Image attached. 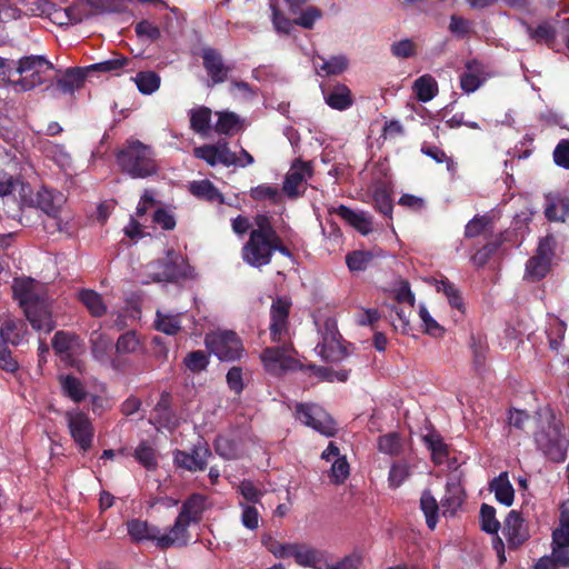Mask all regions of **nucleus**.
I'll return each instance as SVG.
<instances>
[{
  "instance_id": "obj_1",
  "label": "nucleus",
  "mask_w": 569,
  "mask_h": 569,
  "mask_svg": "<svg viewBox=\"0 0 569 569\" xmlns=\"http://www.w3.org/2000/svg\"><path fill=\"white\" fill-rule=\"evenodd\" d=\"M276 252L293 260L291 250L278 234L270 217L257 214L249 238L241 248V258L248 266L261 268L271 262Z\"/></svg>"
},
{
  "instance_id": "obj_2",
  "label": "nucleus",
  "mask_w": 569,
  "mask_h": 569,
  "mask_svg": "<svg viewBox=\"0 0 569 569\" xmlns=\"http://www.w3.org/2000/svg\"><path fill=\"white\" fill-rule=\"evenodd\" d=\"M11 288L31 327L37 331L51 332L56 323L46 288L31 278H16Z\"/></svg>"
},
{
  "instance_id": "obj_3",
  "label": "nucleus",
  "mask_w": 569,
  "mask_h": 569,
  "mask_svg": "<svg viewBox=\"0 0 569 569\" xmlns=\"http://www.w3.org/2000/svg\"><path fill=\"white\" fill-rule=\"evenodd\" d=\"M121 171L133 179H144L157 174L159 167L151 146L130 138L116 153Z\"/></svg>"
},
{
  "instance_id": "obj_4",
  "label": "nucleus",
  "mask_w": 569,
  "mask_h": 569,
  "mask_svg": "<svg viewBox=\"0 0 569 569\" xmlns=\"http://www.w3.org/2000/svg\"><path fill=\"white\" fill-rule=\"evenodd\" d=\"M53 64L43 56H29L21 58L13 67L11 83L27 91L44 83L50 79Z\"/></svg>"
},
{
  "instance_id": "obj_5",
  "label": "nucleus",
  "mask_w": 569,
  "mask_h": 569,
  "mask_svg": "<svg viewBox=\"0 0 569 569\" xmlns=\"http://www.w3.org/2000/svg\"><path fill=\"white\" fill-rule=\"evenodd\" d=\"M278 343V346L264 348L260 353V360L266 371L273 376H281L287 371H305L306 365L293 357L296 350L290 339Z\"/></svg>"
},
{
  "instance_id": "obj_6",
  "label": "nucleus",
  "mask_w": 569,
  "mask_h": 569,
  "mask_svg": "<svg viewBox=\"0 0 569 569\" xmlns=\"http://www.w3.org/2000/svg\"><path fill=\"white\" fill-rule=\"evenodd\" d=\"M22 202L28 207H38L47 214V219L43 221V227L49 233L60 232L68 236L72 234V227L70 226V222L64 221L59 214L60 209L59 206L54 203L52 191L42 188L37 192L36 199L30 198L27 200L23 198Z\"/></svg>"
},
{
  "instance_id": "obj_7",
  "label": "nucleus",
  "mask_w": 569,
  "mask_h": 569,
  "mask_svg": "<svg viewBox=\"0 0 569 569\" xmlns=\"http://www.w3.org/2000/svg\"><path fill=\"white\" fill-rule=\"evenodd\" d=\"M206 348L221 361H236L242 357L244 348L233 331H217L206 335Z\"/></svg>"
},
{
  "instance_id": "obj_8",
  "label": "nucleus",
  "mask_w": 569,
  "mask_h": 569,
  "mask_svg": "<svg viewBox=\"0 0 569 569\" xmlns=\"http://www.w3.org/2000/svg\"><path fill=\"white\" fill-rule=\"evenodd\" d=\"M68 431L80 452H88L93 445L94 427L88 413L71 409L64 412Z\"/></svg>"
},
{
  "instance_id": "obj_9",
  "label": "nucleus",
  "mask_w": 569,
  "mask_h": 569,
  "mask_svg": "<svg viewBox=\"0 0 569 569\" xmlns=\"http://www.w3.org/2000/svg\"><path fill=\"white\" fill-rule=\"evenodd\" d=\"M538 448L555 462H563L567 457V440L561 433L559 423H549L536 433Z\"/></svg>"
},
{
  "instance_id": "obj_10",
  "label": "nucleus",
  "mask_w": 569,
  "mask_h": 569,
  "mask_svg": "<svg viewBox=\"0 0 569 569\" xmlns=\"http://www.w3.org/2000/svg\"><path fill=\"white\" fill-rule=\"evenodd\" d=\"M296 419L316 431L331 437L337 432L335 420L319 406L311 403H297Z\"/></svg>"
},
{
  "instance_id": "obj_11",
  "label": "nucleus",
  "mask_w": 569,
  "mask_h": 569,
  "mask_svg": "<svg viewBox=\"0 0 569 569\" xmlns=\"http://www.w3.org/2000/svg\"><path fill=\"white\" fill-rule=\"evenodd\" d=\"M210 457L211 450L204 441H198L193 445L190 452L180 449L173 451L174 465L190 472L206 470Z\"/></svg>"
},
{
  "instance_id": "obj_12",
  "label": "nucleus",
  "mask_w": 569,
  "mask_h": 569,
  "mask_svg": "<svg viewBox=\"0 0 569 569\" xmlns=\"http://www.w3.org/2000/svg\"><path fill=\"white\" fill-rule=\"evenodd\" d=\"M291 302L283 297L273 300L270 308V338L272 342H280L289 339V313Z\"/></svg>"
},
{
  "instance_id": "obj_13",
  "label": "nucleus",
  "mask_w": 569,
  "mask_h": 569,
  "mask_svg": "<svg viewBox=\"0 0 569 569\" xmlns=\"http://www.w3.org/2000/svg\"><path fill=\"white\" fill-rule=\"evenodd\" d=\"M0 6L4 20H18L46 13L49 3L42 0H0Z\"/></svg>"
},
{
  "instance_id": "obj_14",
  "label": "nucleus",
  "mask_w": 569,
  "mask_h": 569,
  "mask_svg": "<svg viewBox=\"0 0 569 569\" xmlns=\"http://www.w3.org/2000/svg\"><path fill=\"white\" fill-rule=\"evenodd\" d=\"M201 57L211 86L222 83L228 79L231 68L223 62V58L217 49L206 47L202 49Z\"/></svg>"
},
{
  "instance_id": "obj_15",
  "label": "nucleus",
  "mask_w": 569,
  "mask_h": 569,
  "mask_svg": "<svg viewBox=\"0 0 569 569\" xmlns=\"http://www.w3.org/2000/svg\"><path fill=\"white\" fill-rule=\"evenodd\" d=\"M503 533L509 548L513 549L519 548L530 537L525 519L516 510H511L505 519Z\"/></svg>"
},
{
  "instance_id": "obj_16",
  "label": "nucleus",
  "mask_w": 569,
  "mask_h": 569,
  "mask_svg": "<svg viewBox=\"0 0 569 569\" xmlns=\"http://www.w3.org/2000/svg\"><path fill=\"white\" fill-rule=\"evenodd\" d=\"M189 526L187 520L178 516L167 533L159 531L158 548L166 550L172 547H186L190 540Z\"/></svg>"
},
{
  "instance_id": "obj_17",
  "label": "nucleus",
  "mask_w": 569,
  "mask_h": 569,
  "mask_svg": "<svg viewBox=\"0 0 569 569\" xmlns=\"http://www.w3.org/2000/svg\"><path fill=\"white\" fill-rule=\"evenodd\" d=\"M312 169L308 162L296 160L286 174L282 190L289 198H297L301 194L299 188L311 177Z\"/></svg>"
},
{
  "instance_id": "obj_18",
  "label": "nucleus",
  "mask_w": 569,
  "mask_h": 569,
  "mask_svg": "<svg viewBox=\"0 0 569 569\" xmlns=\"http://www.w3.org/2000/svg\"><path fill=\"white\" fill-rule=\"evenodd\" d=\"M543 213L548 221L565 222L569 216V198L560 193L545 194Z\"/></svg>"
},
{
  "instance_id": "obj_19",
  "label": "nucleus",
  "mask_w": 569,
  "mask_h": 569,
  "mask_svg": "<svg viewBox=\"0 0 569 569\" xmlns=\"http://www.w3.org/2000/svg\"><path fill=\"white\" fill-rule=\"evenodd\" d=\"M487 80L485 66L471 60L466 63L465 71L460 76V87L466 93L475 92Z\"/></svg>"
},
{
  "instance_id": "obj_20",
  "label": "nucleus",
  "mask_w": 569,
  "mask_h": 569,
  "mask_svg": "<svg viewBox=\"0 0 569 569\" xmlns=\"http://www.w3.org/2000/svg\"><path fill=\"white\" fill-rule=\"evenodd\" d=\"M208 508V498L204 495L192 493L182 502L178 516L182 517L190 525L199 523Z\"/></svg>"
},
{
  "instance_id": "obj_21",
  "label": "nucleus",
  "mask_w": 569,
  "mask_h": 569,
  "mask_svg": "<svg viewBox=\"0 0 569 569\" xmlns=\"http://www.w3.org/2000/svg\"><path fill=\"white\" fill-rule=\"evenodd\" d=\"M127 531L132 542L154 541L158 547L159 528L149 525L146 520L131 519L127 521Z\"/></svg>"
},
{
  "instance_id": "obj_22",
  "label": "nucleus",
  "mask_w": 569,
  "mask_h": 569,
  "mask_svg": "<svg viewBox=\"0 0 569 569\" xmlns=\"http://www.w3.org/2000/svg\"><path fill=\"white\" fill-rule=\"evenodd\" d=\"M88 72L87 67L67 69L63 76L56 82L57 90L63 94H73L76 90L82 88Z\"/></svg>"
},
{
  "instance_id": "obj_23",
  "label": "nucleus",
  "mask_w": 569,
  "mask_h": 569,
  "mask_svg": "<svg viewBox=\"0 0 569 569\" xmlns=\"http://www.w3.org/2000/svg\"><path fill=\"white\" fill-rule=\"evenodd\" d=\"M326 103L335 110L343 111L353 104L351 90L343 83H337L323 91Z\"/></svg>"
},
{
  "instance_id": "obj_24",
  "label": "nucleus",
  "mask_w": 569,
  "mask_h": 569,
  "mask_svg": "<svg viewBox=\"0 0 569 569\" xmlns=\"http://www.w3.org/2000/svg\"><path fill=\"white\" fill-rule=\"evenodd\" d=\"M335 212L360 233L366 236L372 231V219L368 213L356 212L343 204L336 208Z\"/></svg>"
},
{
  "instance_id": "obj_25",
  "label": "nucleus",
  "mask_w": 569,
  "mask_h": 569,
  "mask_svg": "<svg viewBox=\"0 0 569 569\" xmlns=\"http://www.w3.org/2000/svg\"><path fill=\"white\" fill-rule=\"evenodd\" d=\"M293 559L299 566L315 569H323L326 565L323 552L302 543H298Z\"/></svg>"
},
{
  "instance_id": "obj_26",
  "label": "nucleus",
  "mask_w": 569,
  "mask_h": 569,
  "mask_svg": "<svg viewBox=\"0 0 569 569\" xmlns=\"http://www.w3.org/2000/svg\"><path fill=\"white\" fill-rule=\"evenodd\" d=\"M490 491L495 492L496 499L509 507L515 499V489L509 481L508 472H501L498 477L493 478L489 483Z\"/></svg>"
},
{
  "instance_id": "obj_27",
  "label": "nucleus",
  "mask_w": 569,
  "mask_h": 569,
  "mask_svg": "<svg viewBox=\"0 0 569 569\" xmlns=\"http://www.w3.org/2000/svg\"><path fill=\"white\" fill-rule=\"evenodd\" d=\"M112 338L104 332L93 331L90 337L92 357L100 363H107L112 349Z\"/></svg>"
},
{
  "instance_id": "obj_28",
  "label": "nucleus",
  "mask_w": 569,
  "mask_h": 569,
  "mask_svg": "<svg viewBox=\"0 0 569 569\" xmlns=\"http://www.w3.org/2000/svg\"><path fill=\"white\" fill-rule=\"evenodd\" d=\"M58 379L63 396L73 402L80 403L87 398L88 392L79 378L72 375H61Z\"/></svg>"
},
{
  "instance_id": "obj_29",
  "label": "nucleus",
  "mask_w": 569,
  "mask_h": 569,
  "mask_svg": "<svg viewBox=\"0 0 569 569\" xmlns=\"http://www.w3.org/2000/svg\"><path fill=\"white\" fill-rule=\"evenodd\" d=\"M188 113L190 129L200 136H208L211 130V109L206 106H200L190 109Z\"/></svg>"
},
{
  "instance_id": "obj_30",
  "label": "nucleus",
  "mask_w": 569,
  "mask_h": 569,
  "mask_svg": "<svg viewBox=\"0 0 569 569\" xmlns=\"http://www.w3.org/2000/svg\"><path fill=\"white\" fill-rule=\"evenodd\" d=\"M342 338L332 339V341L318 342L316 350L318 355L327 362H338L347 356V349L341 342Z\"/></svg>"
},
{
  "instance_id": "obj_31",
  "label": "nucleus",
  "mask_w": 569,
  "mask_h": 569,
  "mask_svg": "<svg viewBox=\"0 0 569 569\" xmlns=\"http://www.w3.org/2000/svg\"><path fill=\"white\" fill-rule=\"evenodd\" d=\"M463 502V491L459 482H448L446 495L441 499L443 515H455Z\"/></svg>"
},
{
  "instance_id": "obj_32",
  "label": "nucleus",
  "mask_w": 569,
  "mask_h": 569,
  "mask_svg": "<svg viewBox=\"0 0 569 569\" xmlns=\"http://www.w3.org/2000/svg\"><path fill=\"white\" fill-rule=\"evenodd\" d=\"M78 299L83 303L92 317H102L107 312V306L100 293L91 289H82L78 293Z\"/></svg>"
},
{
  "instance_id": "obj_33",
  "label": "nucleus",
  "mask_w": 569,
  "mask_h": 569,
  "mask_svg": "<svg viewBox=\"0 0 569 569\" xmlns=\"http://www.w3.org/2000/svg\"><path fill=\"white\" fill-rule=\"evenodd\" d=\"M218 120L214 124V131L218 134L232 136L241 129L240 117L231 111H218Z\"/></svg>"
},
{
  "instance_id": "obj_34",
  "label": "nucleus",
  "mask_w": 569,
  "mask_h": 569,
  "mask_svg": "<svg viewBox=\"0 0 569 569\" xmlns=\"http://www.w3.org/2000/svg\"><path fill=\"white\" fill-rule=\"evenodd\" d=\"M376 256H382V251L379 250L377 253L367 250H355L346 256V263L351 272L366 270Z\"/></svg>"
},
{
  "instance_id": "obj_35",
  "label": "nucleus",
  "mask_w": 569,
  "mask_h": 569,
  "mask_svg": "<svg viewBox=\"0 0 569 569\" xmlns=\"http://www.w3.org/2000/svg\"><path fill=\"white\" fill-rule=\"evenodd\" d=\"M413 91L417 99L421 102H428L438 93V83L430 74H423L413 82Z\"/></svg>"
},
{
  "instance_id": "obj_36",
  "label": "nucleus",
  "mask_w": 569,
  "mask_h": 569,
  "mask_svg": "<svg viewBox=\"0 0 569 569\" xmlns=\"http://www.w3.org/2000/svg\"><path fill=\"white\" fill-rule=\"evenodd\" d=\"M154 422L159 427H169L173 420V412L171 410V397L168 392H162L157 405L153 408Z\"/></svg>"
},
{
  "instance_id": "obj_37",
  "label": "nucleus",
  "mask_w": 569,
  "mask_h": 569,
  "mask_svg": "<svg viewBox=\"0 0 569 569\" xmlns=\"http://www.w3.org/2000/svg\"><path fill=\"white\" fill-rule=\"evenodd\" d=\"M24 329V323L18 322L13 319H6L0 328V342L4 345H18L21 340Z\"/></svg>"
},
{
  "instance_id": "obj_38",
  "label": "nucleus",
  "mask_w": 569,
  "mask_h": 569,
  "mask_svg": "<svg viewBox=\"0 0 569 569\" xmlns=\"http://www.w3.org/2000/svg\"><path fill=\"white\" fill-rule=\"evenodd\" d=\"M181 313L171 315L157 311L154 328L168 336H174L181 330Z\"/></svg>"
},
{
  "instance_id": "obj_39",
  "label": "nucleus",
  "mask_w": 569,
  "mask_h": 569,
  "mask_svg": "<svg viewBox=\"0 0 569 569\" xmlns=\"http://www.w3.org/2000/svg\"><path fill=\"white\" fill-rule=\"evenodd\" d=\"M420 508L426 516L428 528L433 530L438 522L439 505L430 490H425L421 493Z\"/></svg>"
},
{
  "instance_id": "obj_40",
  "label": "nucleus",
  "mask_w": 569,
  "mask_h": 569,
  "mask_svg": "<svg viewBox=\"0 0 569 569\" xmlns=\"http://www.w3.org/2000/svg\"><path fill=\"white\" fill-rule=\"evenodd\" d=\"M550 269V260L542 256L535 254L526 263V279L538 281L546 277Z\"/></svg>"
},
{
  "instance_id": "obj_41",
  "label": "nucleus",
  "mask_w": 569,
  "mask_h": 569,
  "mask_svg": "<svg viewBox=\"0 0 569 569\" xmlns=\"http://www.w3.org/2000/svg\"><path fill=\"white\" fill-rule=\"evenodd\" d=\"M190 191L198 198L206 199L211 202H223L222 193L209 180L193 182L190 187Z\"/></svg>"
},
{
  "instance_id": "obj_42",
  "label": "nucleus",
  "mask_w": 569,
  "mask_h": 569,
  "mask_svg": "<svg viewBox=\"0 0 569 569\" xmlns=\"http://www.w3.org/2000/svg\"><path fill=\"white\" fill-rule=\"evenodd\" d=\"M321 63L315 61L317 73L320 76L339 74L348 67V61L345 57H332L329 60L320 58Z\"/></svg>"
},
{
  "instance_id": "obj_43",
  "label": "nucleus",
  "mask_w": 569,
  "mask_h": 569,
  "mask_svg": "<svg viewBox=\"0 0 569 569\" xmlns=\"http://www.w3.org/2000/svg\"><path fill=\"white\" fill-rule=\"evenodd\" d=\"M134 458L148 470L158 467L156 450L148 441H141L134 450Z\"/></svg>"
},
{
  "instance_id": "obj_44",
  "label": "nucleus",
  "mask_w": 569,
  "mask_h": 569,
  "mask_svg": "<svg viewBox=\"0 0 569 569\" xmlns=\"http://www.w3.org/2000/svg\"><path fill=\"white\" fill-rule=\"evenodd\" d=\"M528 34L531 39L539 43H546L549 48H553L556 44V29L545 22L539 24L537 28L528 27Z\"/></svg>"
},
{
  "instance_id": "obj_45",
  "label": "nucleus",
  "mask_w": 569,
  "mask_h": 569,
  "mask_svg": "<svg viewBox=\"0 0 569 569\" xmlns=\"http://www.w3.org/2000/svg\"><path fill=\"white\" fill-rule=\"evenodd\" d=\"M378 449L389 456H399L402 451V439L398 432H389L378 438Z\"/></svg>"
},
{
  "instance_id": "obj_46",
  "label": "nucleus",
  "mask_w": 569,
  "mask_h": 569,
  "mask_svg": "<svg viewBox=\"0 0 569 569\" xmlns=\"http://www.w3.org/2000/svg\"><path fill=\"white\" fill-rule=\"evenodd\" d=\"M480 527L483 531L497 535L501 525L496 518V509L487 503H482L480 507Z\"/></svg>"
},
{
  "instance_id": "obj_47",
  "label": "nucleus",
  "mask_w": 569,
  "mask_h": 569,
  "mask_svg": "<svg viewBox=\"0 0 569 569\" xmlns=\"http://www.w3.org/2000/svg\"><path fill=\"white\" fill-rule=\"evenodd\" d=\"M134 80L139 91L143 94H151L160 87V77L154 71H140Z\"/></svg>"
},
{
  "instance_id": "obj_48",
  "label": "nucleus",
  "mask_w": 569,
  "mask_h": 569,
  "mask_svg": "<svg viewBox=\"0 0 569 569\" xmlns=\"http://www.w3.org/2000/svg\"><path fill=\"white\" fill-rule=\"evenodd\" d=\"M129 63V59L122 54H114L112 59H108L98 63H93L88 66V71H98V72H110L118 73L121 69H123Z\"/></svg>"
},
{
  "instance_id": "obj_49",
  "label": "nucleus",
  "mask_w": 569,
  "mask_h": 569,
  "mask_svg": "<svg viewBox=\"0 0 569 569\" xmlns=\"http://www.w3.org/2000/svg\"><path fill=\"white\" fill-rule=\"evenodd\" d=\"M437 291L443 292L447 297L451 307L463 311V299L461 297L460 291L456 288V286L450 282L448 279H441L437 282Z\"/></svg>"
},
{
  "instance_id": "obj_50",
  "label": "nucleus",
  "mask_w": 569,
  "mask_h": 569,
  "mask_svg": "<svg viewBox=\"0 0 569 569\" xmlns=\"http://www.w3.org/2000/svg\"><path fill=\"white\" fill-rule=\"evenodd\" d=\"M141 345L136 331H127L122 333L116 342V352L118 355L134 353Z\"/></svg>"
},
{
  "instance_id": "obj_51",
  "label": "nucleus",
  "mask_w": 569,
  "mask_h": 569,
  "mask_svg": "<svg viewBox=\"0 0 569 569\" xmlns=\"http://www.w3.org/2000/svg\"><path fill=\"white\" fill-rule=\"evenodd\" d=\"M306 370L312 371L313 375L317 376L322 381L333 382L335 380H338L345 382L348 379L347 370L335 371L330 368L312 363L307 365L305 371Z\"/></svg>"
},
{
  "instance_id": "obj_52",
  "label": "nucleus",
  "mask_w": 569,
  "mask_h": 569,
  "mask_svg": "<svg viewBox=\"0 0 569 569\" xmlns=\"http://www.w3.org/2000/svg\"><path fill=\"white\" fill-rule=\"evenodd\" d=\"M184 366L193 373L204 371L209 365V357L202 350L189 352L183 359Z\"/></svg>"
},
{
  "instance_id": "obj_53",
  "label": "nucleus",
  "mask_w": 569,
  "mask_h": 569,
  "mask_svg": "<svg viewBox=\"0 0 569 569\" xmlns=\"http://www.w3.org/2000/svg\"><path fill=\"white\" fill-rule=\"evenodd\" d=\"M249 194L256 201L270 200L273 204L278 203L281 198L278 188L270 184H259L251 188Z\"/></svg>"
},
{
  "instance_id": "obj_54",
  "label": "nucleus",
  "mask_w": 569,
  "mask_h": 569,
  "mask_svg": "<svg viewBox=\"0 0 569 569\" xmlns=\"http://www.w3.org/2000/svg\"><path fill=\"white\" fill-rule=\"evenodd\" d=\"M410 476V467L408 463L399 461L392 463L389 471V486L391 488H399Z\"/></svg>"
},
{
  "instance_id": "obj_55",
  "label": "nucleus",
  "mask_w": 569,
  "mask_h": 569,
  "mask_svg": "<svg viewBox=\"0 0 569 569\" xmlns=\"http://www.w3.org/2000/svg\"><path fill=\"white\" fill-rule=\"evenodd\" d=\"M350 468L346 457H338L333 460L330 469V480L335 485H341L349 477Z\"/></svg>"
},
{
  "instance_id": "obj_56",
  "label": "nucleus",
  "mask_w": 569,
  "mask_h": 569,
  "mask_svg": "<svg viewBox=\"0 0 569 569\" xmlns=\"http://www.w3.org/2000/svg\"><path fill=\"white\" fill-rule=\"evenodd\" d=\"M419 316L422 320L425 332L435 338L442 337L445 333V328L440 326L429 313L428 309L421 305L419 307Z\"/></svg>"
},
{
  "instance_id": "obj_57",
  "label": "nucleus",
  "mask_w": 569,
  "mask_h": 569,
  "mask_svg": "<svg viewBox=\"0 0 569 569\" xmlns=\"http://www.w3.org/2000/svg\"><path fill=\"white\" fill-rule=\"evenodd\" d=\"M373 206L377 211L391 219L393 203L391 196L383 189H377L373 192Z\"/></svg>"
},
{
  "instance_id": "obj_58",
  "label": "nucleus",
  "mask_w": 569,
  "mask_h": 569,
  "mask_svg": "<svg viewBox=\"0 0 569 569\" xmlns=\"http://www.w3.org/2000/svg\"><path fill=\"white\" fill-rule=\"evenodd\" d=\"M214 450L216 452L228 460L239 458V450L234 441L226 438L218 437L214 441Z\"/></svg>"
},
{
  "instance_id": "obj_59",
  "label": "nucleus",
  "mask_w": 569,
  "mask_h": 569,
  "mask_svg": "<svg viewBox=\"0 0 569 569\" xmlns=\"http://www.w3.org/2000/svg\"><path fill=\"white\" fill-rule=\"evenodd\" d=\"M76 339L77 336L74 333H69L62 330L57 331L52 338V348L58 355L68 353Z\"/></svg>"
},
{
  "instance_id": "obj_60",
  "label": "nucleus",
  "mask_w": 569,
  "mask_h": 569,
  "mask_svg": "<svg viewBox=\"0 0 569 569\" xmlns=\"http://www.w3.org/2000/svg\"><path fill=\"white\" fill-rule=\"evenodd\" d=\"M490 223L491 219L488 216H476L466 224L465 237L476 238L482 234Z\"/></svg>"
},
{
  "instance_id": "obj_61",
  "label": "nucleus",
  "mask_w": 569,
  "mask_h": 569,
  "mask_svg": "<svg viewBox=\"0 0 569 569\" xmlns=\"http://www.w3.org/2000/svg\"><path fill=\"white\" fill-rule=\"evenodd\" d=\"M218 154V143L203 144L193 149V156L206 161L211 167L219 164Z\"/></svg>"
},
{
  "instance_id": "obj_62",
  "label": "nucleus",
  "mask_w": 569,
  "mask_h": 569,
  "mask_svg": "<svg viewBox=\"0 0 569 569\" xmlns=\"http://www.w3.org/2000/svg\"><path fill=\"white\" fill-rule=\"evenodd\" d=\"M322 17V12L317 7H308L301 14L295 19V23L305 29H312L315 22Z\"/></svg>"
},
{
  "instance_id": "obj_63",
  "label": "nucleus",
  "mask_w": 569,
  "mask_h": 569,
  "mask_svg": "<svg viewBox=\"0 0 569 569\" xmlns=\"http://www.w3.org/2000/svg\"><path fill=\"white\" fill-rule=\"evenodd\" d=\"M553 162L563 169H569V139H561L552 152Z\"/></svg>"
},
{
  "instance_id": "obj_64",
  "label": "nucleus",
  "mask_w": 569,
  "mask_h": 569,
  "mask_svg": "<svg viewBox=\"0 0 569 569\" xmlns=\"http://www.w3.org/2000/svg\"><path fill=\"white\" fill-rule=\"evenodd\" d=\"M134 31L139 38H144L150 41H154L160 38L161 32L158 26L151 23L148 20L138 22L134 27Z\"/></svg>"
}]
</instances>
